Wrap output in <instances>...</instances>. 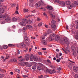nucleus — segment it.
<instances>
[{"instance_id": "f257e3e1", "label": "nucleus", "mask_w": 78, "mask_h": 78, "mask_svg": "<svg viewBox=\"0 0 78 78\" xmlns=\"http://www.w3.org/2000/svg\"><path fill=\"white\" fill-rule=\"evenodd\" d=\"M76 5H78V2L76 1L72 3L71 5L69 6L68 8L69 9H72V8H74Z\"/></svg>"}, {"instance_id": "f03ea898", "label": "nucleus", "mask_w": 78, "mask_h": 78, "mask_svg": "<svg viewBox=\"0 0 78 78\" xmlns=\"http://www.w3.org/2000/svg\"><path fill=\"white\" fill-rule=\"evenodd\" d=\"M44 5H45V3H44L42 1H40V2L37 3L35 4V7L36 8H38V7H39V6H41V5H43V6H44Z\"/></svg>"}, {"instance_id": "7ed1b4c3", "label": "nucleus", "mask_w": 78, "mask_h": 78, "mask_svg": "<svg viewBox=\"0 0 78 78\" xmlns=\"http://www.w3.org/2000/svg\"><path fill=\"white\" fill-rule=\"evenodd\" d=\"M24 43L26 44L27 45H29V44L28 43V42L25 41H23V42L21 43V44H20V46L22 48H25V47H26V45L25 44H24Z\"/></svg>"}, {"instance_id": "20e7f679", "label": "nucleus", "mask_w": 78, "mask_h": 78, "mask_svg": "<svg viewBox=\"0 0 78 78\" xmlns=\"http://www.w3.org/2000/svg\"><path fill=\"white\" fill-rule=\"evenodd\" d=\"M63 41L66 45H69V39L67 38H64L63 39Z\"/></svg>"}, {"instance_id": "39448f33", "label": "nucleus", "mask_w": 78, "mask_h": 78, "mask_svg": "<svg viewBox=\"0 0 78 78\" xmlns=\"http://www.w3.org/2000/svg\"><path fill=\"white\" fill-rule=\"evenodd\" d=\"M26 21H27V19H23L22 20V22L19 23L20 25L22 26H25L26 25V23H25Z\"/></svg>"}, {"instance_id": "423d86ee", "label": "nucleus", "mask_w": 78, "mask_h": 78, "mask_svg": "<svg viewBox=\"0 0 78 78\" xmlns=\"http://www.w3.org/2000/svg\"><path fill=\"white\" fill-rule=\"evenodd\" d=\"M24 41L25 42H27L29 41V38L27 37V33L24 32Z\"/></svg>"}, {"instance_id": "0eeeda50", "label": "nucleus", "mask_w": 78, "mask_h": 78, "mask_svg": "<svg viewBox=\"0 0 78 78\" xmlns=\"http://www.w3.org/2000/svg\"><path fill=\"white\" fill-rule=\"evenodd\" d=\"M51 29L54 31H55L56 30V25L53 24L51 25Z\"/></svg>"}, {"instance_id": "6e6552de", "label": "nucleus", "mask_w": 78, "mask_h": 78, "mask_svg": "<svg viewBox=\"0 0 78 78\" xmlns=\"http://www.w3.org/2000/svg\"><path fill=\"white\" fill-rule=\"evenodd\" d=\"M59 4L60 6H65V2L63 1H61L59 2Z\"/></svg>"}, {"instance_id": "1a4fd4ad", "label": "nucleus", "mask_w": 78, "mask_h": 78, "mask_svg": "<svg viewBox=\"0 0 78 78\" xmlns=\"http://www.w3.org/2000/svg\"><path fill=\"white\" fill-rule=\"evenodd\" d=\"M72 51L74 56H75V55H76V48H73L72 49Z\"/></svg>"}, {"instance_id": "9d476101", "label": "nucleus", "mask_w": 78, "mask_h": 78, "mask_svg": "<svg viewBox=\"0 0 78 78\" xmlns=\"http://www.w3.org/2000/svg\"><path fill=\"white\" fill-rule=\"evenodd\" d=\"M26 64V66L27 67H31V66H32V65L31 63H25Z\"/></svg>"}, {"instance_id": "9b49d317", "label": "nucleus", "mask_w": 78, "mask_h": 78, "mask_svg": "<svg viewBox=\"0 0 78 78\" xmlns=\"http://www.w3.org/2000/svg\"><path fill=\"white\" fill-rule=\"evenodd\" d=\"M57 39V41H60L61 42H63V41L60 39V37L59 36H56Z\"/></svg>"}, {"instance_id": "f8f14e48", "label": "nucleus", "mask_w": 78, "mask_h": 78, "mask_svg": "<svg viewBox=\"0 0 78 78\" xmlns=\"http://www.w3.org/2000/svg\"><path fill=\"white\" fill-rule=\"evenodd\" d=\"M30 55H29L27 54L25 56V58L27 61H28Z\"/></svg>"}, {"instance_id": "ddd939ff", "label": "nucleus", "mask_w": 78, "mask_h": 78, "mask_svg": "<svg viewBox=\"0 0 78 78\" xmlns=\"http://www.w3.org/2000/svg\"><path fill=\"white\" fill-rule=\"evenodd\" d=\"M52 33V30L50 29H48L47 31V34H51V33Z\"/></svg>"}, {"instance_id": "4468645a", "label": "nucleus", "mask_w": 78, "mask_h": 78, "mask_svg": "<svg viewBox=\"0 0 78 78\" xmlns=\"http://www.w3.org/2000/svg\"><path fill=\"white\" fill-rule=\"evenodd\" d=\"M6 18V16H5V15H4L3 16V15H1V16H0V20H2V18H3V19H5Z\"/></svg>"}, {"instance_id": "2eb2a0df", "label": "nucleus", "mask_w": 78, "mask_h": 78, "mask_svg": "<svg viewBox=\"0 0 78 78\" xmlns=\"http://www.w3.org/2000/svg\"><path fill=\"white\" fill-rule=\"evenodd\" d=\"M73 69L74 70V71L75 72H76L78 71V69L76 66H74L73 67Z\"/></svg>"}, {"instance_id": "dca6fc26", "label": "nucleus", "mask_w": 78, "mask_h": 78, "mask_svg": "<svg viewBox=\"0 0 78 78\" xmlns=\"http://www.w3.org/2000/svg\"><path fill=\"white\" fill-rule=\"evenodd\" d=\"M31 23H32V21L30 20H28L26 22L27 24H31Z\"/></svg>"}, {"instance_id": "f3484780", "label": "nucleus", "mask_w": 78, "mask_h": 78, "mask_svg": "<svg viewBox=\"0 0 78 78\" xmlns=\"http://www.w3.org/2000/svg\"><path fill=\"white\" fill-rule=\"evenodd\" d=\"M48 41H53V40H54V38L53 37H51L48 38Z\"/></svg>"}, {"instance_id": "a211bd4d", "label": "nucleus", "mask_w": 78, "mask_h": 78, "mask_svg": "<svg viewBox=\"0 0 78 78\" xmlns=\"http://www.w3.org/2000/svg\"><path fill=\"white\" fill-rule=\"evenodd\" d=\"M34 56L32 54L30 56V61H33L34 59Z\"/></svg>"}, {"instance_id": "6ab92c4d", "label": "nucleus", "mask_w": 78, "mask_h": 78, "mask_svg": "<svg viewBox=\"0 0 78 78\" xmlns=\"http://www.w3.org/2000/svg\"><path fill=\"white\" fill-rule=\"evenodd\" d=\"M47 9H49L50 10H52L53 9V7L50 6H48L47 7Z\"/></svg>"}, {"instance_id": "aec40b11", "label": "nucleus", "mask_w": 78, "mask_h": 78, "mask_svg": "<svg viewBox=\"0 0 78 78\" xmlns=\"http://www.w3.org/2000/svg\"><path fill=\"white\" fill-rule=\"evenodd\" d=\"M42 43L44 45H47V41L45 40H42Z\"/></svg>"}, {"instance_id": "412c9836", "label": "nucleus", "mask_w": 78, "mask_h": 78, "mask_svg": "<svg viewBox=\"0 0 78 78\" xmlns=\"http://www.w3.org/2000/svg\"><path fill=\"white\" fill-rule=\"evenodd\" d=\"M37 68L36 65H34L32 66V69L33 70H36Z\"/></svg>"}, {"instance_id": "4be33fe9", "label": "nucleus", "mask_w": 78, "mask_h": 78, "mask_svg": "<svg viewBox=\"0 0 78 78\" xmlns=\"http://www.w3.org/2000/svg\"><path fill=\"white\" fill-rule=\"evenodd\" d=\"M11 20V19L9 17H8L5 19V22H8V21H9V20Z\"/></svg>"}, {"instance_id": "5701e85b", "label": "nucleus", "mask_w": 78, "mask_h": 78, "mask_svg": "<svg viewBox=\"0 0 78 78\" xmlns=\"http://www.w3.org/2000/svg\"><path fill=\"white\" fill-rule=\"evenodd\" d=\"M51 36L52 37H53V38H54V37H55L56 36V34L55 33L52 34H51Z\"/></svg>"}, {"instance_id": "b1692460", "label": "nucleus", "mask_w": 78, "mask_h": 78, "mask_svg": "<svg viewBox=\"0 0 78 78\" xmlns=\"http://www.w3.org/2000/svg\"><path fill=\"white\" fill-rule=\"evenodd\" d=\"M12 22H16V21H17V19L15 17H14L13 18H12Z\"/></svg>"}, {"instance_id": "393cba45", "label": "nucleus", "mask_w": 78, "mask_h": 78, "mask_svg": "<svg viewBox=\"0 0 78 78\" xmlns=\"http://www.w3.org/2000/svg\"><path fill=\"white\" fill-rule=\"evenodd\" d=\"M37 68L38 70H42V67H41L38 66H37Z\"/></svg>"}, {"instance_id": "a878e982", "label": "nucleus", "mask_w": 78, "mask_h": 78, "mask_svg": "<svg viewBox=\"0 0 78 78\" xmlns=\"http://www.w3.org/2000/svg\"><path fill=\"white\" fill-rule=\"evenodd\" d=\"M66 5H69L70 4V1H67L66 2Z\"/></svg>"}, {"instance_id": "bb28decb", "label": "nucleus", "mask_w": 78, "mask_h": 78, "mask_svg": "<svg viewBox=\"0 0 78 78\" xmlns=\"http://www.w3.org/2000/svg\"><path fill=\"white\" fill-rule=\"evenodd\" d=\"M27 27L29 29H30L32 28V26L31 25H28L27 26Z\"/></svg>"}, {"instance_id": "cd10ccee", "label": "nucleus", "mask_w": 78, "mask_h": 78, "mask_svg": "<svg viewBox=\"0 0 78 78\" xmlns=\"http://www.w3.org/2000/svg\"><path fill=\"white\" fill-rule=\"evenodd\" d=\"M3 47L4 49H7V48H8V46L6 45H4L3 46Z\"/></svg>"}, {"instance_id": "c85d7f7f", "label": "nucleus", "mask_w": 78, "mask_h": 78, "mask_svg": "<svg viewBox=\"0 0 78 78\" xmlns=\"http://www.w3.org/2000/svg\"><path fill=\"white\" fill-rule=\"evenodd\" d=\"M28 10L27 9H24L23 12H28Z\"/></svg>"}, {"instance_id": "c756f323", "label": "nucleus", "mask_w": 78, "mask_h": 78, "mask_svg": "<svg viewBox=\"0 0 78 78\" xmlns=\"http://www.w3.org/2000/svg\"><path fill=\"white\" fill-rule=\"evenodd\" d=\"M34 60L35 61H37L38 60V58H37V57H34Z\"/></svg>"}, {"instance_id": "7c9ffc66", "label": "nucleus", "mask_w": 78, "mask_h": 78, "mask_svg": "<svg viewBox=\"0 0 78 78\" xmlns=\"http://www.w3.org/2000/svg\"><path fill=\"white\" fill-rule=\"evenodd\" d=\"M27 29V28L26 27H24L23 29V32H25L26 30Z\"/></svg>"}, {"instance_id": "2f4dec72", "label": "nucleus", "mask_w": 78, "mask_h": 78, "mask_svg": "<svg viewBox=\"0 0 78 78\" xmlns=\"http://www.w3.org/2000/svg\"><path fill=\"white\" fill-rule=\"evenodd\" d=\"M51 23H52L53 24H55L56 23V21L55 20H52L51 21Z\"/></svg>"}, {"instance_id": "473e14b6", "label": "nucleus", "mask_w": 78, "mask_h": 78, "mask_svg": "<svg viewBox=\"0 0 78 78\" xmlns=\"http://www.w3.org/2000/svg\"><path fill=\"white\" fill-rule=\"evenodd\" d=\"M15 71L17 72L18 73H19L20 72V70L19 69H15Z\"/></svg>"}, {"instance_id": "72a5a7b5", "label": "nucleus", "mask_w": 78, "mask_h": 78, "mask_svg": "<svg viewBox=\"0 0 78 78\" xmlns=\"http://www.w3.org/2000/svg\"><path fill=\"white\" fill-rule=\"evenodd\" d=\"M29 6L30 7H33V6H34V5H33V3H30L29 4Z\"/></svg>"}, {"instance_id": "f704fd0d", "label": "nucleus", "mask_w": 78, "mask_h": 78, "mask_svg": "<svg viewBox=\"0 0 78 78\" xmlns=\"http://www.w3.org/2000/svg\"><path fill=\"white\" fill-rule=\"evenodd\" d=\"M50 16L52 17L53 19H54L55 18V16L54 15H53V14H51Z\"/></svg>"}, {"instance_id": "c9c22d12", "label": "nucleus", "mask_w": 78, "mask_h": 78, "mask_svg": "<svg viewBox=\"0 0 78 78\" xmlns=\"http://www.w3.org/2000/svg\"><path fill=\"white\" fill-rule=\"evenodd\" d=\"M39 65L40 66H39V67H44V65L41 63H39Z\"/></svg>"}, {"instance_id": "e433bc0d", "label": "nucleus", "mask_w": 78, "mask_h": 78, "mask_svg": "<svg viewBox=\"0 0 78 78\" xmlns=\"http://www.w3.org/2000/svg\"><path fill=\"white\" fill-rule=\"evenodd\" d=\"M54 2H55V3H59V2H60V1H59L58 0H53Z\"/></svg>"}, {"instance_id": "4c0bfd02", "label": "nucleus", "mask_w": 78, "mask_h": 78, "mask_svg": "<svg viewBox=\"0 0 78 78\" xmlns=\"http://www.w3.org/2000/svg\"><path fill=\"white\" fill-rule=\"evenodd\" d=\"M42 25V23H40L38 25V27H41Z\"/></svg>"}, {"instance_id": "58836bf2", "label": "nucleus", "mask_w": 78, "mask_h": 78, "mask_svg": "<svg viewBox=\"0 0 78 78\" xmlns=\"http://www.w3.org/2000/svg\"><path fill=\"white\" fill-rule=\"evenodd\" d=\"M0 11H1V13H3V12H5L4 9H1V10Z\"/></svg>"}, {"instance_id": "ea45409f", "label": "nucleus", "mask_w": 78, "mask_h": 78, "mask_svg": "<svg viewBox=\"0 0 78 78\" xmlns=\"http://www.w3.org/2000/svg\"><path fill=\"white\" fill-rule=\"evenodd\" d=\"M8 45L9 47H13V46H14V45H13L12 44H9Z\"/></svg>"}, {"instance_id": "a19ab883", "label": "nucleus", "mask_w": 78, "mask_h": 78, "mask_svg": "<svg viewBox=\"0 0 78 78\" xmlns=\"http://www.w3.org/2000/svg\"><path fill=\"white\" fill-rule=\"evenodd\" d=\"M48 72L49 73L52 74L53 73V72L52 70H48Z\"/></svg>"}, {"instance_id": "79ce46f5", "label": "nucleus", "mask_w": 78, "mask_h": 78, "mask_svg": "<svg viewBox=\"0 0 78 78\" xmlns=\"http://www.w3.org/2000/svg\"><path fill=\"white\" fill-rule=\"evenodd\" d=\"M66 51H68V52H70V49L69 48H67L66 49Z\"/></svg>"}, {"instance_id": "37998d69", "label": "nucleus", "mask_w": 78, "mask_h": 78, "mask_svg": "<svg viewBox=\"0 0 78 78\" xmlns=\"http://www.w3.org/2000/svg\"><path fill=\"white\" fill-rule=\"evenodd\" d=\"M43 15H44V16H45V17H47V18H48V16H47V14L46 13H45V12L43 13Z\"/></svg>"}, {"instance_id": "c03bdc74", "label": "nucleus", "mask_w": 78, "mask_h": 78, "mask_svg": "<svg viewBox=\"0 0 78 78\" xmlns=\"http://www.w3.org/2000/svg\"><path fill=\"white\" fill-rule=\"evenodd\" d=\"M50 67L52 69H55V67L51 65V66H50Z\"/></svg>"}, {"instance_id": "a18cd8bd", "label": "nucleus", "mask_w": 78, "mask_h": 78, "mask_svg": "<svg viewBox=\"0 0 78 78\" xmlns=\"http://www.w3.org/2000/svg\"><path fill=\"white\" fill-rule=\"evenodd\" d=\"M20 61L21 62H24L25 60L23 58H22L20 59Z\"/></svg>"}, {"instance_id": "49530a36", "label": "nucleus", "mask_w": 78, "mask_h": 78, "mask_svg": "<svg viewBox=\"0 0 78 78\" xmlns=\"http://www.w3.org/2000/svg\"><path fill=\"white\" fill-rule=\"evenodd\" d=\"M77 76H75V78H78V72L76 73Z\"/></svg>"}, {"instance_id": "de8ad7c7", "label": "nucleus", "mask_w": 78, "mask_h": 78, "mask_svg": "<svg viewBox=\"0 0 78 78\" xmlns=\"http://www.w3.org/2000/svg\"><path fill=\"white\" fill-rule=\"evenodd\" d=\"M23 78H27V77H28V76H27V75H23Z\"/></svg>"}, {"instance_id": "09e8293b", "label": "nucleus", "mask_w": 78, "mask_h": 78, "mask_svg": "<svg viewBox=\"0 0 78 78\" xmlns=\"http://www.w3.org/2000/svg\"><path fill=\"white\" fill-rule=\"evenodd\" d=\"M3 77V75L2 74H0V78H2Z\"/></svg>"}, {"instance_id": "8fccbe9b", "label": "nucleus", "mask_w": 78, "mask_h": 78, "mask_svg": "<svg viewBox=\"0 0 78 78\" xmlns=\"http://www.w3.org/2000/svg\"><path fill=\"white\" fill-rule=\"evenodd\" d=\"M11 7L12 8V7H14V6H15V5H14V4H11Z\"/></svg>"}, {"instance_id": "3c124183", "label": "nucleus", "mask_w": 78, "mask_h": 78, "mask_svg": "<svg viewBox=\"0 0 78 78\" xmlns=\"http://www.w3.org/2000/svg\"><path fill=\"white\" fill-rule=\"evenodd\" d=\"M47 61L48 62H49V63H50V64H51V62H50V60H47Z\"/></svg>"}, {"instance_id": "603ef678", "label": "nucleus", "mask_w": 78, "mask_h": 78, "mask_svg": "<svg viewBox=\"0 0 78 78\" xmlns=\"http://www.w3.org/2000/svg\"><path fill=\"white\" fill-rule=\"evenodd\" d=\"M57 70L59 71H60V70H61V68L60 67H59L57 69Z\"/></svg>"}, {"instance_id": "864d4df0", "label": "nucleus", "mask_w": 78, "mask_h": 78, "mask_svg": "<svg viewBox=\"0 0 78 78\" xmlns=\"http://www.w3.org/2000/svg\"><path fill=\"white\" fill-rule=\"evenodd\" d=\"M33 16H34L33 15H28V17H33ZM28 17H27V18H28Z\"/></svg>"}, {"instance_id": "5fc2aeb1", "label": "nucleus", "mask_w": 78, "mask_h": 78, "mask_svg": "<svg viewBox=\"0 0 78 78\" xmlns=\"http://www.w3.org/2000/svg\"><path fill=\"white\" fill-rule=\"evenodd\" d=\"M76 36L75 37H78V30H77L76 33Z\"/></svg>"}, {"instance_id": "6e6d98bb", "label": "nucleus", "mask_w": 78, "mask_h": 78, "mask_svg": "<svg viewBox=\"0 0 78 78\" xmlns=\"http://www.w3.org/2000/svg\"><path fill=\"white\" fill-rule=\"evenodd\" d=\"M43 78V75H41L40 76H39V78Z\"/></svg>"}, {"instance_id": "4d7b16f0", "label": "nucleus", "mask_w": 78, "mask_h": 78, "mask_svg": "<svg viewBox=\"0 0 78 78\" xmlns=\"http://www.w3.org/2000/svg\"><path fill=\"white\" fill-rule=\"evenodd\" d=\"M52 73H56V71L55 69H53L52 70Z\"/></svg>"}, {"instance_id": "13d9d810", "label": "nucleus", "mask_w": 78, "mask_h": 78, "mask_svg": "<svg viewBox=\"0 0 78 78\" xmlns=\"http://www.w3.org/2000/svg\"><path fill=\"white\" fill-rule=\"evenodd\" d=\"M17 52L18 55H19L20 54V51H19V50H18L17 51Z\"/></svg>"}, {"instance_id": "bf43d9fd", "label": "nucleus", "mask_w": 78, "mask_h": 78, "mask_svg": "<svg viewBox=\"0 0 78 78\" xmlns=\"http://www.w3.org/2000/svg\"><path fill=\"white\" fill-rule=\"evenodd\" d=\"M31 12L32 13H35L36 12V11H35V10H32Z\"/></svg>"}, {"instance_id": "052dcab7", "label": "nucleus", "mask_w": 78, "mask_h": 78, "mask_svg": "<svg viewBox=\"0 0 78 78\" xmlns=\"http://www.w3.org/2000/svg\"><path fill=\"white\" fill-rule=\"evenodd\" d=\"M42 39H45V36H42Z\"/></svg>"}, {"instance_id": "680f3d73", "label": "nucleus", "mask_w": 78, "mask_h": 78, "mask_svg": "<svg viewBox=\"0 0 78 78\" xmlns=\"http://www.w3.org/2000/svg\"><path fill=\"white\" fill-rule=\"evenodd\" d=\"M44 26H45V27H46V28H48V25H47L45 24L44 25Z\"/></svg>"}, {"instance_id": "e2e57ef3", "label": "nucleus", "mask_w": 78, "mask_h": 78, "mask_svg": "<svg viewBox=\"0 0 78 78\" xmlns=\"http://www.w3.org/2000/svg\"><path fill=\"white\" fill-rule=\"evenodd\" d=\"M5 57L3 56H2L1 57V59H4Z\"/></svg>"}, {"instance_id": "0e129e2a", "label": "nucleus", "mask_w": 78, "mask_h": 78, "mask_svg": "<svg viewBox=\"0 0 78 78\" xmlns=\"http://www.w3.org/2000/svg\"><path fill=\"white\" fill-rule=\"evenodd\" d=\"M56 58H59V55L58 54H57L56 55Z\"/></svg>"}, {"instance_id": "69168bd1", "label": "nucleus", "mask_w": 78, "mask_h": 78, "mask_svg": "<svg viewBox=\"0 0 78 78\" xmlns=\"http://www.w3.org/2000/svg\"><path fill=\"white\" fill-rule=\"evenodd\" d=\"M77 26H76V29H78V22H77Z\"/></svg>"}, {"instance_id": "338daca9", "label": "nucleus", "mask_w": 78, "mask_h": 78, "mask_svg": "<svg viewBox=\"0 0 78 78\" xmlns=\"http://www.w3.org/2000/svg\"><path fill=\"white\" fill-rule=\"evenodd\" d=\"M40 20H41V19L39 18H37V21H40Z\"/></svg>"}, {"instance_id": "774afa93", "label": "nucleus", "mask_w": 78, "mask_h": 78, "mask_svg": "<svg viewBox=\"0 0 78 78\" xmlns=\"http://www.w3.org/2000/svg\"><path fill=\"white\" fill-rule=\"evenodd\" d=\"M75 38L78 41V37H75Z\"/></svg>"}]
</instances>
